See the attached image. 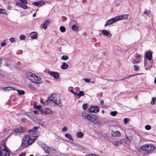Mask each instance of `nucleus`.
Listing matches in <instances>:
<instances>
[{"instance_id": "nucleus-44", "label": "nucleus", "mask_w": 156, "mask_h": 156, "mask_svg": "<svg viewBox=\"0 0 156 156\" xmlns=\"http://www.w3.org/2000/svg\"><path fill=\"white\" fill-rule=\"evenodd\" d=\"M145 129L147 130H149L151 129V126L149 125H147L145 126Z\"/></svg>"}, {"instance_id": "nucleus-6", "label": "nucleus", "mask_w": 156, "mask_h": 156, "mask_svg": "<svg viewBox=\"0 0 156 156\" xmlns=\"http://www.w3.org/2000/svg\"><path fill=\"white\" fill-rule=\"evenodd\" d=\"M30 136L29 135H26L24 137L23 139V142L21 146V147L22 148H24L27 147V140L29 139Z\"/></svg>"}, {"instance_id": "nucleus-64", "label": "nucleus", "mask_w": 156, "mask_h": 156, "mask_svg": "<svg viewBox=\"0 0 156 156\" xmlns=\"http://www.w3.org/2000/svg\"><path fill=\"white\" fill-rule=\"evenodd\" d=\"M9 128H7L5 129V130L6 131H8L9 130Z\"/></svg>"}, {"instance_id": "nucleus-58", "label": "nucleus", "mask_w": 156, "mask_h": 156, "mask_svg": "<svg viewBox=\"0 0 156 156\" xmlns=\"http://www.w3.org/2000/svg\"><path fill=\"white\" fill-rule=\"evenodd\" d=\"M92 155H93V154H90L86 155V156H93Z\"/></svg>"}, {"instance_id": "nucleus-39", "label": "nucleus", "mask_w": 156, "mask_h": 156, "mask_svg": "<svg viewBox=\"0 0 156 156\" xmlns=\"http://www.w3.org/2000/svg\"><path fill=\"white\" fill-rule=\"evenodd\" d=\"M134 70L136 71H138L140 70L139 67L136 65L134 66Z\"/></svg>"}, {"instance_id": "nucleus-8", "label": "nucleus", "mask_w": 156, "mask_h": 156, "mask_svg": "<svg viewBox=\"0 0 156 156\" xmlns=\"http://www.w3.org/2000/svg\"><path fill=\"white\" fill-rule=\"evenodd\" d=\"M82 115L84 118L88 120L89 122H90L92 117V115H90L88 112H83L82 113Z\"/></svg>"}, {"instance_id": "nucleus-40", "label": "nucleus", "mask_w": 156, "mask_h": 156, "mask_svg": "<svg viewBox=\"0 0 156 156\" xmlns=\"http://www.w3.org/2000/svg\"><path fill=\"white\" fill-rule=\"evenodd\" d=\"M88 107V105L87 104H83V108L84 110H86Z\"/></svg>"}, {"instance_id": "nucleus-37", "label": "nucleus", "mask_w": 156, "mask_h": 156, "mask_svg": "<svg viewBox=\"0 0 156 156\" xmlns=\"http://www.w3.org/2000/svg\"><path fill=\"white\" fill-rule=\"evenodd\" d=\"M84 95V93L83 91H80L79 92V93L78 94V96L80 97L81 96H83Z\"/></svg>"}, {"instance_id": "nucleus-43", "label": "nucleus", "mask_w": 156, "mask_h": 156, "mask_svg": "<svg viewBox=\"0 0 156 156\" xmlns=\"http://www.w3.org/2000/svg\"><path fill=\"white\" fill-rule=\"evenodd\" d=\"M34 107L35 109L39 110L41 108V107L40 106H37L35 105V104L34 105Z\"/></svg>"}, {"instance_id": "nucleus-4", "label": "nucleus", "mask_w": 156, "mask_h": 156, "mask_svg": "<svg viewBox=\"0 0 156 156\" xmlns=\"http://www.w3.org/2000/svg\"><path fill=\"white\" fill-rule=\"evenodd\" d=\"M90 120V122L93 123L95 124L100 125L101 123V121L100 119L98 118L95 115H93Z\"/></svg>"}, {"instance_id": "nucleus-29", "label": "nucleus", "mask_w": 156, "mask_h": 156, "mask_svg": "<svg viewBox=\"0 0 156 156\" xmlns=\"http://www.w3.org/2000/svg\"><path fill=\"white\" fill-rule=\"evenodd\" d=\"M83 136V133L81 132H78L76 135V136L79 138H81Z\"/></svg>"}, {"instance_id": "nucleus-31", "label": "nucleus", "mask_w": 156, "mask_h": 156, "mask_svg": "<svg viewBox=\"0 0 156 156\" xmlns=\"http://www.w3.org/2000/svg\"><path fill=\"white\" fill-rule=\"evenodd\" d=\"M17 92L19 94V95H23L25 94V92L23 90H17Z\"/></svg>"}, {"instance_id": "nucleus-52", "label": "nucleus", "mask_w": 156, "mask_h": 156, "mask_svg": "<svg viewBox=\"0 0 156 156\" xmlns=\"http://www.w3.org/2000/svg\"><path fill=\"white\" fill-rule=\"evenodd\" d=\"M144 13L145 14H146L147 16L149 14V11L145 10L144 12Z\"/></svg>"}, {"instance_id": "nucleus-28", "label": "nucleus", "mask_w": 156, "mask_h": 156, "mask_svg": "<svg viewBox=\"0 0 156 156\" xmlns=\"http://www.w3.org/2000/svg\"><path fill=\"white\" fill-rule=\"evenodd\" d=\"M65 136L66 138L69 139L70 140H73V138L71 137V136L70 134H66Z\"/></svg>"}, {"instance_id": "nucleus-38", "label": "nucleus", "mask_w": 156, "mask_h": 156, "mask_svg": "<svg viewBox=\"0 0 156 156\" xmlns=\"http://www.w3.org/2000/svg\"><path fill=\"white\" fill-rule=\"evenodd\" d=\"M68 57L67 55H64L62 56L61 59L64 60H66L68 59Z\"/></svg>"}, {"instance_id": "nucleus-35", "label": "nucleus", "mask_w": 156, "mask_h": 156, "mask_svg": "<svg viewBox=\"0 0 156 156\" xmlns=\"http://www.w3.org/2000/svg\"><path fill=\"white\" fill-rule=\"evenodd\" d=\"M53 102L56 105H58L61 103V101L59 99L58 100L55 99Z\"/></svg>"}, {"instance_id": "nucleus-36", "label": "nucleus", "mask_w": 156, "mask_h": 156, "mask_svg": "<svg viewBox=\"0 0 156 156\" xmlns=\"http://www.w3.org/2000/svg\"><path fill=\"white\" fill-rule=\"evenodd\" d=\"M117 114V112L116 111L111 112H110V115L113 116H116Z\"/></svg>"}, {"instance_id": "nucleus-7", "label": "nucleus", "mask_w": 156, "mask_h": 156, "mask_svg": "<svg viewBox=\"0 0 156 156\" xmlns=\"http://www.w3.org/2000/svg\"><path fill=\"white\" fill-rule=\"evenodd\" d=\"M116 18V17L115 18H113L107 20L105 25V27L111 25L115 22L118 21V20H117V19Z\"/></svg>"}, {"instance_id": "nucleus-21", "label": "nucleus", "mask_w": 156, "mask_h": 156, "mask_svg": "<svg viewBox=\"0 0 156 156\" xmlns=\"http://www.w3.org/2000/svg\"><path fill=\"white\" fill-rule=\"evenodd\" d=\"M25 130V128L23 127H20L15 130V132L16 133H20Z\"/></svg>"}, {"instance_id": "nucleus-18", "label": "nucleus", "mask_w": 156, "mask_h": 156, "mask_svg": "<svg viewBox=\"0 0 156 156\" xmlns=\"http://www.w3.org/2000/svg\"><path fill=\"white\" fill-rule=\"evenodd\" d=\"M50 23V21L49 20H46L43 24L42 27L44 29L46 30L48 26Z\"/></svg>"}, {"instance_id": "nucleus-34", "label": "nucleus", "mask_w": 156, "mask_h": 156, "mask_svg": "<svg viewBox=\"0 0 156 156\" xmlns=\"http://www.w3.org/2000/svg\"><path fill=\"white\" fill-rule=\"evenodd\" d=\"M78 28V27L75 25H73L72 27V29L75 31L77 30Z\"/></svg>"}, {"instance_id": "nucleus-25", "label": "nucleus", "mask_w": 156, "mask_h": 156, "mask_svg": "<svg viewBox=\"0 0 156 156\" xmlns=\"http://www.w3.org/2000/svg\"><path fill=\"white\" fill-rule=\"evenodd\" d=\"M3 89L6 91H9V90H15L14 88L12 87H5L3 88Z\"/></svg>"}, {"instance_id": "nucleus-11", "label": "nucleus", "mask_w": 156, "mask_h": 156, "mask_svg": "<svg viewBox=\"0 0 156 156\" xmlns=\"http://www.w3.org/2000/svg\"><path fill=\"white\" fill-rule=\"evenodd\" d=\"M128 16V14H122L121 15L117 16L116 17L117 20L118 21L124 19H126Z\"/></svg>"}, {"instance_id": "nucleus-63", "label": "nucleus", "mask_w": 156, "mask_h": 156, "mask_svg": "<svg viewBox=\"0 0 156 156\" xmlns=\"http://www.w3.org/2000/svg\"><path fill=\"white\" fill-rule=\"evenodd\" d=\"M154 82L156 84V76L155 77V79H154Z\"/></svg>"}, {"instance_id": "nucleus-47", "label": "nucleus", "mask_w": 156, "mask_h": 156, "mask_svg": "<svg viewBox=\"0 0 156 156\" xmlns=\"http://www.w3.org/2000/svg\"><path fill=\"white\" fill-rule=\"evenodd\" d=\"M138 74H134L130 75H129L128 76H126V79L128 78L131 77L136 76Z\"/></svg>"}, {"instance_id": "nucleus-56", "label": "nucleus", "mask_w": 156, "mask_h": 156, "mask_svg": "<svg viewBox=\"0 0 156 156\" xmlns=\"http://www.w3.org/2000/svg\"><path fill=\"white\" fill-rule=\"evenodd\" d=\"M11 6L10 5H8L7 6V8L8 9H11Z\"/></svg>"}, {"instance_id": "nucleus-62", "label": "nucleus", "mask_w": 156, "mask_h": 156, "mask_svg": "<svg viewBox=\"0 0 156 156\" xmlns=\"http://www.w3.org/2000/svg\"><path fill=\"white\" fill-rule=\"evenodd\" d=\"M73 94H75V95H78V93H75L74 92H73Z\"/></svg>"}, {"instance_id": "nucleus-51", "label": "nucleus", "mask_w": 156, "mask_h": 156, "mask_svg": "<svg viewBox=\"0 0 156 156\" xmlns=\"http://www.w3.org/2000/svg\"><path fill=\"white\" fill-rule=\"evenodd\" d=\"M26 153L23 152L21 153L18 156H25L26 155Z\"/></svg>"}, {"instance_id": "nucleus-10", "label": "nucleus", "mask_w": 156, "mask_h": 156, "mask_svg": "<svg viewBox=\"0 0 156 156\" xmlns=\"http://www.w3.org/2000/svg\"><path fill=\"white\" fill-rule=\"evenodd\" d=\"M140 55H137L135 58L132 60V63L133 64H137L138 63L140 60Z\"/></svg>"}, {"instance_id": "nucleus-49", "label": "nucleus", "mask_w": 156, "mask_h": 156, "mask_svg": "<svg viewBox=\"0 0 156 156\" xmlns=\"http://www.w3.org/2000/svg\"><path fill=\"white\" fill-rule=\"evenodd\" d=\"M83 80H84L86 82H89L90 81V80L89 78H84Z\"/></svg>"}, {"instance_id": "nucleus-1", "label": "nucleus", "mask_w": 156, "mask_h": 156, "mask_svg": "<svg viewBox=\"0 0 156 156\" xmlns=\"http://www.w3.org/2000/svg\"><path fill=\"white\" fill-rule=\"evenodd\" d=\"M27 77L30 81L37 84L42 83V80L41 78L34 74L30 73L27 74Z\"/></svg>"}, {"instance_id": "nucleus-24", "label": "nucleus", "mask_w": 156, "mask_h": 156, "mask_svg": "<svg viewBox=\"0 0 156 156\" xmlns=\"http://www.w3.org/2000/svg\"><path fill=\"white\" fill-rule=\"evenodd\" d=\"M39 128V127H34L33 129L29 131V132H28L30 134H31V133H33L32 134V135H34V133L36 130H37Z\"/></svg>"}, {"instance_id": "nucleus-33", "label": "nucleus", "mask_w": 156, "mask_h": 156, "mask_svg": "<svg viewBox=\"0 0 156 156\" xmlns=\"http://www.w3.org/2000/svg\"><path fill=\"white\" fill-rule=\"evenodd\" d=\"M60 31L64 33L66 31V28L63 26H61L60 27Z\"/></svg>"}, {"instance_id": "nucleus-17", "label": "nucleus", "mask_w": 156, "mask_h": 156, "mask_svg": "<svg viewBox=\"0 0 156 156\" xmlns=\"http://www.w3.org/2000/svg\"><path fill=\"white\" fill-rule=\"evenodd\" d=\"M102 31V34L104 35L108 36V37H110L112 36V34L106 30H103Z\"/></svg>"}, {"instance_id": "nucleus-50", "label": "nucleus", "mask_w": 156, "mask_h": 156, "mask_svg": "<svg viewBox=\"0 0 156 156\" xmlns=\"http://www.w3.org/2000/svg\"><path fill=\"white\" fill-rule=\"evenodd\" d=\"M20 1L22 3L24 4H27V0H20Z\"/></svg>"}, {"instance_id": "nucleus-54", "label": "nucleus", "mask_w": 156, "mask_h": 156, "mask_svg": "<svg viewBox=\"0 0 156 156\" xmlns=\"http://www.w3.org/2000/svg\"><path fill=\"white\" fill-rule=\"evenodd\" d=\"M1 45L2 47H4L6 45V44L4 42H2L1 43Z\"/></svg>"}, {"instance_id": "nucleus-55", "label": "nucleus", "mask_w": 156, "mask_h": 156, "mask_svg": "<svg viewBox=\"0 0 156 156\" xmlns=\"http://www.w3.org/2000/svg\"><path fill=\"white\" fill-rule=\"evenodd\" d=\"M34 113H35L36 114H38L39 112L38 111L35 110H34Z\"/></svg>"}, {"instance_id": "nucleus-27", "label": "nucleus", "mask_w": 156, "mask_h": 156, "mask_svg": "<svg viewBox=\"0 0 156 156\" xmlns=\"http://www.w3.org/2000/svg\"><path fill=\"white\" fill-rule=\"evenodd\" d=\"M126 137L127 139V140H126L125 141V143L126 144H129L130 143L132 139V137L130 136L129 137H128V136H126Z\"/></svg>"}, {"instance_id": "nucleus-15", "label": "nucleus", "mask_w": 156, "mask_h": 156, "mask_svg": "<svg viewBox=\"0 0 156 156\" xmlns=\"http://www.w3.org/2000/svg\"><path fill=\"white\" fill-rule=\"evenodd\" d=\"M44 2L42 1L38 2H34L33 3V4L35 6L38 7H40L43 6L44 3Z\"/></svg>"}, {"instance_id": "nucleus-2", "label": "nucleus", "mask_w": 156, "mask_h": 156, "mask_svg": "<svg viewBox=\"0 0 156 156\" xmlns=\"http://www.w3.org/2000/svg\"><path fill=\"white\" fill-rule=\"evenodd\" d=\"M155 148L154 146L151 144H146L142 145L140 147L141 151H145L148 154L151 153Z\"/></svg>"}, {"instance_id": "nucleus-13", "label": "nucleus", "mask_w": 156, "mask_h": 156, "mask_svg": "<svg viewBox=\"0 0 156 156\" xmlns=\"http://www.w3.org/2000/svg\"><path fill=\"white\" fill-rule=\"evenodd\" d=\"M89 111L92 112H97L98 111V108L97 106H93L90 108L89 109Z\"/></svg>"}, {"instance_id": "nucleus-23", "label": "nucleus", "mask_w": 156, "mask_h": 156, "mask_svg": "<svg viewBox=\"0 0 156 156\" xmlns=\"http://www.w3.org/2000/svg\"><path fill=\"white\" fill-rule=\"evenodd\" d=\"M51 109L47 108L45 109L43 111H42V112L43 114H48L51 112Z\"/></svg>"}, {"instance_id": "nucleus-48", "label": "nucleus", "mask_w": 156, "mask_h": 156, "mask_svg": "<svg viewBox=\"0 0 156 156\" xmlns=\"http://www.w3.org/2000/svg\"><path fill=\"white\" fill-rule=\"evenodd\" d=\"M29 88L31 90H34V87L31 85L30 84L29 85Z\"/></svg>"}, {"instance_id": "nucleus-59", "label": "nucleus", "mask_w": 156, "mask_h": 156, "mask_svg": "<svg viewBox=\"0 0 156 156\" xmlns=\"http://www.w3.org/2000/svg\"><path fill=\"white\" fill-rule=\"evenodd\" d=\"M36 13H35L33 15V17H35L36 16Z\"/></svg>"}, {"instance_id": "nucleus-30", "label": "nucleus", "mask_w": 156, "mask_h": 156, "mask_svg": "<svg viewBox=\"0 0 156 156\" xmlns=\"http://www.w3.org/2000/svg\"><path fill=\"white\" fill-rule=\"evenodd\" d=\"M1 13H2L6 15H7L5 9L0 8V14Z\"/></svg>"}, {"instance_id": "nucleus-26", "label": "nucleus", "mask_w": 156, "mask_h": 156, "mask_svg": "<svg viewBox=\"0 0 156 156\" xmlns=\"http://www.w3.org/2000/svg\"><path fill=\"white\" fill-rule=\"evenodd\" d=\"M68 67V64H66V63L65 62H63L61 66V68L63 69H67Z\"/></svg>"}, {"instance_id": "nucleus-3", "label": "nucleus", "mask_w": 156, "mask_h": 156, "mask_svg": "<svg viewBox=\"0 0 156 156\" xmlns=\"http://www.w3.org/2000/svg\"><path fill=\"white\" fill-rule=\"evenodd\" d=\"M10 150L7 148L5 143L2 144L0 147V156H10Z\"/></svg>"}, {"instance_id": "nucleus-16", "label": "nucleus", "mask_w": 156, "mask_h": 156, "mask_svg": "<svg viewBox=\"0 0 156 156\" xmlns=\"http://www.w3.org/2000/svg\"><path fill=\"white\" fill-rule=\"evenodd\" d=\"M30 37L32 39H35L37 38V34L35 32H32L30 34Z\"/></svg>"}, {"instance_id": "nucleus-32", "label": "nucleus", "mask_w": 156, "mask_h": 156, "mask_svg": "<svg viewBox=\"0 0 156 156\" xmlns=\"http://www.w3.org/2000/svg\"><path fill=\"white\" fill-rule=\"evenodd\" d=\"M156 101V98H153L152 99L151 101V104L153 105L155 104V101Z\"/></svg>"}, {"instance_id": "nucleus-53", "label": "nucleus", "mask_w": 156, "mask_h": 156, "mask_svg": "<svg viewBox=\"0 0 156 156\" xmlns=\"http://www.w3.org/2000/svg\"><path fill=\"white\" fill-rule=\"evenodd\" d=\"M124 122L126 124L127 123V121H128V119L126 118H125L123 119Z\"/></svg>"}, {"instance_id": "nucleus-60", "label": "nucleus", "mask_w": 156, "mask_h": 156, "mask_svg": "<svg viewBox=\"0 0 156 156\" xmlns=\"http://www.w3.org/2000/svg\"><path fill=\"white\" fill-rule=\"evenodd\" d=\"M101 103L102 105H103L104 104V101L102 100L101 101Z\"/></svg>"}, {"instance_id": "nucleus-46", "label": "nucleus", "mask_w": 156, "mask_h": 156, "mask_svg": "<svg viewBox=\"0 0 156 156\" xmlns=\"http://www.w3.org/2000/svg\"><path fill=\"white\" fill-rule=\"evenodd\" d=\"M120 3V0H116L115 1V5L116 6H118L119 5Z\"/></svg>"}, {"instance_id": "nucleus-22", "label": "nucleus", "mask_w": 156, "mask_h": 156, "mask_svg": "<svg viewBox=\"0 0 156 156\" xmlns=\"http://www.w3.org/2000/svg\"><path fill=\"white\" fill-rule=\"evenodd\" d=\"M146 57L149 60H151L152 57V53L151 52H147L145 55Z\"/></svg>"}, {"instance_id": "nucleus-57", "label": "nucleus", "mask_w": 156, "mask_h": 156, "mask_svg": "<svg viewBox=\"0 0 156 156\" xmlns=\"http://www.w3.org/2000/svg\"><path fill=\"white\" fill-rule=\"evenodd\" d=\"M66 130V127H64L62 129V132L65 131Z\"/></svg>"}, {"instance_id": "nucleus-45", "label": "nucleus", "mask_w": 156, "mask_h": 156, "mask_svg": "<svg viewBox=\"0 0 156 156\" xmlns=\"http://www.w3.org/2000/svg\"><path fill=\"white\" fill-rule=\"evenodd\" d=\"M9 40L12 43H13L15 42V38L14 37H12L10 38Z\"/></svg>"}, {"instance_id": "nucleus-41", "label": "nucleus", "mask_w": 156, "mask_h": 156, "mask_svg": "<svg viewBox=\"0 0 156 156\" xmlns=\"http://www.w3.org/2000/svg\"><path fill=\"white\" fill-rule=\"evenodd\" d=\"M121 144V141H117L115 142V144H114L116 146H119Z\"/></svg>"}, {"instance_id": "nucleus-19", "label": "nucleus", "mask_w": 156, "mask_h": 156, "mask_svg": "<svg viewBox=\"0 0 156 156\" xmlns=\"http://www.w3.org/2000/svg\"><path fill=\"white\" fill-rule=\"evenodd\" d=\"M16 5L19 7H21L24 9H27V6L24 4H22L19 2H16Z\"/></svg>"}, {"instance_id": "nucleus-20", "label": "nucleus", "mask_w": 156, "mask_h": 156, "mask_svg": "<svg viewBox=\"0 0 156 156\" xmlns=\"http://www.w3.org/2000/svg\"><path fill=\"white\" fill-rule=\"evenodd\" d=\"M121 133L119 131H116L112 133V135L114 137H119L120 136Z\"/></svg>"}, {"instance_id": "nucleus-9", "label": "nucleus", "mask_w": 156, "mask_h": 156, "mask_svg": "<svg viewBox=\"0 0 156 156\" xmlns=\"http://www.w3.org/2000/svg\"><path fill=\"white\" fill-rule=\"evenodd\" d=\"M37 136L32 135L30 137L29 139L27 140L28 143L29 145H30L32 144L34 142Z\"/></svg>"}, {"instance_id": "nucleus-61", "label": "nucleus", "mask_w": 156, "mask_h": 156, "mask_svg": "<svg viewBox=\"0 0 156 156\" xmlns=\"http://www.w3.org/2000/svg\"><path fill=\"white\" fill-rule=\"evenodd\" d=\"M73 94H75V95H78V93H75L74 92H73Z\"/></svg>"}, {"instance_id": "nucleus-14", "label": "nucleus", "mask_w": 156, "mask_h": 156, "mask_svg": "<svg viewBox=\"0 0 156 156\" xmlns=\"http://www.w3.org/2000/svg\"><path fill=\"white\" fill-rule=\"evenodd\" d=\"M55 100V98L53 97L52 95L50 96L48 98V100H46V101L44 102L43 104L44 105H47L48 104V101H52L53 102Z\"/></svg>"}, {"instance_id": "nucleus-42", "label": "nucleus", "mask_w": 156, "mask_h": 156, "mask_svg": "<svg viewBox=\"0 0 156 156\" xmlns=\"http://www.w3.org/2000/svg\"><path fill=\"white\" fill-rule=\"evenodd\" d=\"M20 40H25L26 38V36L24 35H22L20 37Z\"/></svg>"}, {"instance_id": "nucleus-12", "label": "nucleus", "mask_w": 156, "mask_h": 156, "mask_svg": "<svg viewBox=\"0 0 156 156\" xmlns=\"http://www.w3.org/2000/svg\"><path fill=\"white\" fill-rule=\"evenodd\" d=\"M48 73L55 79H57L58 77L59 74L57 72L49 71Z\"/></svg>"}, {"instance_id": "nucleus-5", "label": "nucleus", "mask_w": 156, "mask_h": 156, "mask_svg": "<svg viewBox=\"0 0 156 156\" xmlns=\"http://www.w3.org/2000/svg\"><path fill=\"white\" fill-rule=\"evenodd\" d=\"M41 146L44 150L45 153L49 154L52 151V149L48 147L46 144L43 143L41 145Z\"/></svg>"}]
</instances>
